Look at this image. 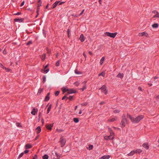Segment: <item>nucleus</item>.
<instances>
[{
    "mask_svg": "<svg viewBox=\"0 0 159 159\" xmlns=\"http://www.w3.org/2000/svg\"><path fill=\"white\" fill-rule=\"evenodd\" d=\"M25 4V1H23L22 3H21V4H20V7H22V6H23L24 4Z\"/></svg>",
    "mask_w": 159,
    "mask_h": 159,
    "instance_id": "60",
    "label": "nucleus"
},
{
    "mask_svg": "<svg viewBox=\"0 0 159 159\" xmlns=\"http://www.w3.org/2000/svg\"><path fill=\"white\" fill-rule=\"evenodd\" d=\"M16 125L17 126L19 127H21L22 126L20 125V124L19 123H16Z\"/></svg>",
    "mask_w": 159,
    "mask_h": 159,
    "instance_id": "53",
    "label": "nucleus"
},
{
    "mask_svg": "<svg viewBox=\"0 0 159 159\" xmlns=\"http://www.w3.org/2000/svg\"><path fill=\"white\" fill-rule=\"evenodd\" d=\"M101 89L103 92L105 90V89H106V88L105 85H102V87L99 89Z\"/></svg>",
    "mask_w": 159,
    "mask_h": 159,
    "instance_id": "24",
    "label": "nucleus"
},
{
    "mask_svg": "<svg viewBox=\"0 0 159 159\" xmlns=\"http://www.w3.org/2000/svg\"><path fill=\"white\" fill-rule=\"evenodd\" d=\"M29 150H25L24 152V153L25 154H27L29 152Z\"/></svg>",
    "mask_w": 159,
    "mask_h": 159,
    "instance_id": "55",
    "label": "nucleus"
},
{
    "mask_svg": "<svg viewBox=\"0 0 159 159\" xmlns=\"http://www.w3.org/2000/svg\"><path fill=\"white\" fill-rule=\"evenodd\" d=\"M105 59V57H102L100 61V64L101 65H102L103 62V61Z\"/></svg>",
    "mask_w": 159,
    "mask_h": 159,
    "instance_id": "22",
    "label": "nucleus"
},
{
    "mask_svg": "<svg viewBox=\"0 0 159 159\" xmlns=\"http://www.w3.org/2000/svg\"><path fill=\"white\" fill-rule=\"evenodd\" d=\"M49 70V68L47 69L46 70H44V71L45 73H47L48 72Z\"/></svg>",
    "mask_w": 159,
    "mask_h": 159,
    "instance_id": "51",
    "label": "nucleus"
},
{
    "mask_svg": "<svg viewBox=\"0 0 159 159\" xmlns=\"http://www.w3.org/2000/svg\"><path fill=\"white\" fill-rule=\"evenodd\" d=\"M157 12H158V11H157L156 10H154V11H152V13H154V14H156L157 13Z\"/></svg>",
    "mask_w": 159,
    "mask_h": 159,
    "instance_id": "62",
    "label": "nucleus"
},
{
    "mask_svg": "<svg viewBox=\"0 0 159 159\" xmlns=\"http://www.w3.org/2000/svg\"><path fill=\"white\" fill-rule=\"evenodd\" d=\"M105 75V74L103 72H101L99 74V76L102 75L103 76H104Z\"/></svg>",
    "mask_w": 159,
    "mask_h": 159,
    "instance_id": "47",
    "label": "nucleus"
},
{
    "mask_svg": "<svg viewBox=\"0 0 159 159\" xmlns=\"http://www.w3.org/2000/svg\"><path fill=\"white\" fill-rule=\"evenodd\" d=\"M51 107H52V105L51 104L50 105H49V106L47 109V114H48L49 113V112L50 111V110H51Z\"/></svg>",
    "mask_w": 159,
    "mask_h": 159,
    "instance_id": "30",
    "label": "nucleus"
},
{
    "mask_svg": "<svg viewBox=\"0 0 159 159\" xmlns=\"http://www.w3.org/2000/svg\"><path fill=\"white\" fill-rule=\"evenodd\" d=\"M43 90V89L40 88L38 90V93H37V95H40L41 93L42 92Z\"/></svg>",
    "mask_w": 159,
    "mask_h": 159,
    "instance_id": "33",
    "label": "nucleus"
},
{
    "mask_svg": "<svg viewBox=\"0 0 159 159\" xmlns=\"http://www.w3.org/2000/svg\"><path fill=\"white\" fill-rule=\"evenodd\" d=\"M139 35L140 36H143L144 35L146 37H148V34L145 32L139 33Z\"/></svg>",
    "mask_w": 159,
    "mask_h": 159,
    "instance_id": "8",
    "label": "nucleus"
},
{
    "mask_svg": "<svg viewBox=\"0 0 159 159\" xmlns=\"http://www.w3.org/2000/svg\"><path fill=\"white\" fill-rule=\"evenodd\" d=\"M69 100L70 101H71L73 99V96H70L68 98Z\"/></svg>",
    "mask_w": 159,
    "mask_h": 159,
    "instance_id": "49",
    "label": "nucleus"
},
{
    "mask_svg": "<svg viewBox=\"0 0 159 159\" xmlns=\"http://www.w3.org/2000/svg\"><path fill=\"white\" fill-rule=\"evenodd\" d=\"M36 131L37 134H39L41 131V128L40 126H38L36 129Z\"/></svg>",
    "mask_w": 159,
    "mask_h": 159,
    "instance_id": "12",
    "label": "nucleus"
},
{
    "mask_svg": "<svg viewBox=\"0 0 159 159\" xmlns=\"http://www.w3.org/2000/svg\"><path fill=\"white\" fill-rule=\"evenodd\" d=\"M86 85H84L83 88H81L80 89V90H81L82 91H83L84 89H86Z\"/></svg>",
    "mask_w": 159,
    "mask_h": 159,
    "instance_id": "46",
    "label": "nucleus"
},
{
    "mask_svg": "<svg viewBox=\"0 0 159 159\" xmlns=\"http://www.w3.org/2000/svg\"><path fill=\"white\" fill-rule=\"evenodd\" d=\"M3 53L4 54H6L7 52L5 49L3 50Z\"/></svg>",
    "mask_w": 159,
    "mask_h": 159,
    "instance_id": "59",
    "label": "nucleus"
},
{
    "mask_svg": "<svg viewBox=\"0 0 159 159\" xmlns=\"http://www.w3.org/2000/svg\"><path fill=\"white\" fill-rule=\"evenodd\" d=\"M144 118V116L143 115L139 116L135 118H134V120L133 121V123H138Z\"/></svg>",
    "mask_w": 159,
    "mask_h": 159,
    "instance_id": "1",
    "label": "nucleus"
},
{
    "mask_svg": "<svg viewBox=\"0 0 159 159\" xmlns=\"http://www.w3.org/2000/svg\"><path fill=\"white\" fill-rule=\"evenodd\" d=\"M120 112V110H115L113 111V112L115 113H119Z\"/></svg>",
    "mask_w": 159,
    "mask_h": 159,
    "instance_id": "40",
    "label": "nucleus"
},
{
    "mask_svg": "<svg viewBox=\"0 0 159 159\" xmlns=\"http://www.w3.org/2000/svg\"><path fill=\"white\" fill-rule=\"evenodd\" d=\"M138 89L139 90V91H142V88L139 86L138 87Z\"/></svg>",
    "mask_w": 159,
    "mask_h": 159,
    "instance_id": "64",
    "label": "nucleus"
},
{
    "mask_svg": "<svg viewBox=\"0 0 159 159\" xmlns=\"http://www.w3.org/2000/svg\"><path fill=\"white\" fill-rule=\"evenodd\" d=\"M108 130L110 132V133L112 132H113L112 129L110 128H108Z\"/></svg>",
    "mask_w": 159,
    "mask_h": 159,
    "instance_id": "61",
    "label": "nucleus"
},
{
    "mask_svg": "<svg viewBox=\"0 0 159 159\" xmlns=\"http://www.w3.org/2000/svg\"><path fill=\"white\" fill-rule=\"evenodd\" d=\"M56 66H59L60 65V61L58 60L57 61L56 63Z\"/></svg>",
    "mask_w": 159,
    "mask_h": 159,
    "instance_id": "38",
    "label": "nucleus"
},
{
    "mask_svg": "<svg viewBox=\"0 0 159 159\" xmlns=\"http://www.w3.org/2000/svg\"><path fill=\"white\" fill-rule=\"evenodd\" d=\"M127 122V119L124 114L122 116V120L120 124L122 125L121 128H124L125 126V123Z\"/></svg>",
    "mask_w": 159,
    "mask_h": 159,
    "instance_id": "2",
    "label": "nucleus"
},
{
    "mask_svg": "<svg viewBox=\"0 0 159 159\" xmlns=\"http://www.w3.org/2000/svg\"><path fill=\"white\" fill-rule=\"evenodd\" d=\"M24 154V152H22L20 154V155L18 157V159H20L21 157H22L23 156V155Z\"/></svg>",
    "mask_w": 159,
    "mask_h": 159,
    "instance_id": "41",
    "label": "nucleus"
},
{
    "mask_svg": "<svg viewBox=\"0 0 159 159\" xmlns=\"http://www.w3.org/2000/svg\"><path fill=\"white\" fill-rule=\"evenodd\" d=\"M79 39L80 40L81 42H83L84 41V38L83 34H82L80 35Z\"/></svg>",
    "mask_w": 159,
    "mask_h": 159,
    "instance_id": "15",
    "label": "nucleus"
},
{
    "mask_svg": "<svg viewBox=\"0 0 159 159\" xmlns=\"http://www.w3.org/2000/svg\"><path fill=\"white\" fill-rule=\"evenodd\" d=\"M36 113L35 109V108H33L32 111L31 112V114L33 115H35Z\"/></svg>",
    "mask_w": 159,
    "mask_h": 159,
    "instance_id": "27",
    "label": "nucleus"
},
{
    "mask_svg": "<svg viewBox=\"0 0 159 159\" xmlns=\"http://www.w3.org/2000/svg\"><path fill=\"white\" fill-rule=\"evenodd\" d=\"M156 17L159 18V13L158 12H157L153 16V18H155Z\"/></svg>",
    "mask_w": 159,
    "mask_h": 159,
    "instance_id": "32",
    "label": "nucleus"
},
{
    "mask_svg": "<svg viewBox=\"0 0 159 159\" xmlns=\"http://www.w3.org/2000/svg\"><path fill=\"white\" fill-rule=\"evenodd\" d=\"M41 115V112H39V120H40Z\"/></svg>",
    "mask_w": 159,
    "mask_h": 159,
    "instance_id": "56",
    "label": "nucleus"
},
{
    "mask_svg": "<svg viewBox=\"0 0 159 159\" xmlns=\"http://www.w3.org/2000/svg\"><path fill=\"white\" fill-rule=\"evenodd\" d=\"M110 134L111 135H111L112 136H113L114 137V133L113 132L110 133Z\"/></svg>",
    "mask_w": 159,
    "mask_h": 159,
    "instance_id": "58",
    "label": "nucleus"
},
{
    "mask_svg": "<svg viewBox=\"0 0 159 159\" xmlns=\"http://www.w3.org/2000/svg\"><path fill=\"white\" fill-rule=\"evenodd\" d=\"M43 37L45 38L46 37V33L45 32V31L43 29Z\"/></svg>",
    "mask_w": 159,
    "mask_h": 159,
    "instance_id": "42",
    "label": "nucleus"
},
{
    "mask_svg": "<svg viewBox=\"0 0 159 159\" xmlns=\"http://www.w3.org/2000/svg\"><path fill=\"white\" fill-rule=\"evenodd\" d=\"M65 99H66V101L68 99V98L66 96V95H65L62 98V100H63Z\"/></svg>",
    "mask_w": 159,
    "mask_h": 159,
    "instance_id": "37",
    "label": "nucleus"
},
{
    "mask_svg": "<svg viewBox=\"0 0 159 159\" xmlns=\"http://www.w3.org/2000/svg\"><path fill=\"white\" fill-rule=\"evenodd\" d=\"M65 2H60L59 4V5H61L63 4H64Z\"/></svg>",
    "mask_w": 159,
    "mask_h": 159,
    "instance_id": "63",
    "label": "nucleus"
},
{
    "mask_svg": "<svg viewBox=\"0 0 159 159\" xmlns=\"http://www.w3.org/2000/svg\"><path fill=\"white\" fill-rule=\"evenodd\" d=\"M46 50L47 51V53L48 54H50L51 52V51L50 50H49L48 49V47H46Z\"/></svg>",
    "mask_w": 159,
    "mask_h": 159,
    "instance_id": "43",
    "label": "nucleus"
},
{
    "mask_svg": "<svg viewBox=\"0 0 159 159\" xmlns=\"http://www.w3.org/2000/svg\"><path fill=\"white\" fill-rule=\"evenodd\" d=\"M24 20V18H15L14 19V21L15 22H23Z\"/></svg>",
    "mask_w": 159,
    "mask_h": 159,
    "instance_id": "9",
    "label": "nucleus"
},
{
    "mask_svg": "<svg viewBox=\"0 0 159 159\" xmlns=\"http://www.w3.org/2000/svg\"><path fill=\"white\" fill-rule=\"evenodd\" d=\"M32 43V41L31 40L29 41L26 43L27 45H29L30 44H31Z\"/></svg>",
    "mask_w": 159,
    "mask_h": 159,
    "instance_id": "44",
    "label": "nucleus"
},
{
    "mask_svg": "<svg viewBox=\"0 0 159 159\" xmlns=\"http://www.w3.org/2000/svg\"><path fill=\"white\" fill-rule=\"evenodd\" d=\"M88 103L87 102H84L83 103H81V105L82 106H86L87 105Z\"/></svg>",
    "mask_w": 159,
    "mask_h": 159,
    "instance_id": "34",
    "label": "nucleus"
},
{
    "mask_svg": "<svg viewBox=\"0 0 159 159\" xmlns=\"http://www.w3.org/2000/svg\"><path fill=\"white\" fill-rule=\"evenodd\" d=\"M74 84H75L76 86H77L79 85V83L77 82H75Z\"/></svg>",
    "mask_w": 159,
    "mask_h": 159,
    "instance_id": "57",
    "label": "nucleus"
},
{
    "mask_svg": "<svg viewBox=\"0 0 159 159\" xmlns=\"http://www.w3.org/2000/svg\"><path fill=\"white\" fill-rule=\"evenodd\" d=\"M32 147V145L30 143H27L25 146V148L27 149H30Z\"/></svg>",
    "mask_w": 159,
    "mask_h": 159,
    "instance_id": "11",
    "label": "nucleus"
},
{
    "mask_svg": "<svg viewBox=\"0 0 159 159\" xmlns=\"http://www.w3.org/2000/svg\"><path fill=\"white\" fill-rule=\"evenodd\" d=\"M158 26H159V25L158 24L154 23L152 25V26L153 28H157L158 27Z\"/></svg>",
    "mask_w": 159,
    "mask_h": 159,
    "instance_id": "20",
    "label": "nucleus"
},
{
    "mask_svg": "<svg viewBox=\"0 0 159 159\" xmlns=\"http://www.w3.org/2000/svg\"><path fill=\"white\" fill-rule=\"evenodd\" d=\"M46 56L45 54H44L41 56V58L42 61H43L45 60Z\"/></svg>",
    "mask_w": 159,
    "mask_h": 159,
    "instance_id": "29",
    "label": "nucleus"
},
{
    "mask_svg": "<svg viewBox=\"0 0 159 159\" xmlns=\"http://www.w3.org/2000/svg\"><path fill=\"white\" fill-rule=\"evenodd\" d=\"M60 92V91H56L55 93V95L56 96H57L58 95Z\"/></svg>",
    "mask_w": 159,
    "mask_h": 159,
    "instance_id": "36",
    "label": "nucleus"
},
{
    "mask_svg": "<svg viewBox=\"0 0 159 159\" xmlns=\"http://www.w3.org/2000/svg\"><path fill=\"white\" fill-rule=\"evenodd\" d=\"M55 155L57 157V158H55V157H54L53 159H60V157L58 155L57 152H55Z\"/></svg>",
    "mask_w": 159,
    "mask_h": 159,
    "instance_id": "31",
    "label": "nucleus"
},
{
    "mask_svg": "<svg viewBox=\"0 0 159 159\" xmlns=\"http://www.w3.org/2000/svg\"><path fill=\"white\" fill-rule=\"evenodd\" d=\"M143 146L145 149L148 150L149 148V146L148 143H145L143 144Z\"/></svg>",
    "mask_w": 159,
    "mask_h": 159,
    "instance_id": "13",
    "label": "nucleus"
},
{
    "mask_svg": "<svg viewBox=\"0 0 159 159\" xmlns=\"http://www.w3.org/2000/svg\"><path fill=\"white\" fill-rule=\"evenodd\" d=\"M46 79V76L45 75H44L43 77V83H44V82H45Z\"/></svg>",
    "mask_w": 159,
    "mask_h": 159,
    "instance_id": "39",
    "label": "nucleus"
},
{
    "mask_svg": "<svg viewBox=\"0 0 159 159\" xmlns=\"http://www.w3.org/2000/svg\"><path fill=\"white\" fill-rule=\"evenodd\" d=\"M21 14V12H18L14 14V15H20Z\"/></svg>",
    "mask_w": 159,
    "mask_h": 159,
    "instance_id": "54",
    "label": "nucleus"
},
{
    "mask_svg": "<svg viewBox=\"0 0 159 159\" xmlns=\"http://www.w3.org/2000/svg\"><path fill=\"white\" fill-rule=\"evenodd\" d=\"M59 142L61 144V147H63L65 145L66 143L65 139H64L63 136H61L60 138V141Z\"/></svg>",
    "mask_w": 159,
    "mask_h": 159,
    "instance_id": "4",
    "label": "nucleus"
},
{
    "mask_svg": "<svg viewBox=\"0 0 159 159\" xmlns=\"http://www.w3.org/2000/svg\"><path fill=\"white\" fill-rule=\"evenodd\" d=\"M61 90L62 91L63 93H66V92H67V89H66L65 87H63L61 89Z\"/></svg>",
    "mask_w": 159,
    "mask_h": 159,
    "instance_id": "23",
    "label": "nucleus"
},
{
    "mask_svg": "<svg viewBox=\"0 0 159 159\" xmlns=\"http://www.w3.org/2000/svg\"><path fill=\"white\" fill-rule=\"evenodd\" d=\"M117 77L118 78H120L122 79L123 77V73H119L117 75Z\"/></svg>",
    "mask_w": 159,
    "mask_h": 159,
    "instance_id": "19",
    "label": "nucleus"
},
{
    "mask_svg": "<svg viewBox=\"0 0 159 159\" xmlns=\"http://www.w3.org/2000/svg\"><path fill=\"white\" fill-rule=\"evenodd\" d=\"M116 118H117V117H115L113 118H112L111 119H108V121L109 122H113L116 120Z\"/></svg>",
    "mask_w": 159,
    "mask_h": 159,
    "instance_id": "18",
    "label": "nucleus"
},
{
    "mask_svg": "<svg viewBox=\"0 0 159 159\" xmlns=\"http://www.w3.org/2000/svg\"><path fill=\"white\" fill-rule=\"evenodd\" d=\"M127 116L128 118H129L131 120V121L133 122V121L134 120V118L132 117L129 114H128V113L127 114Z\"/></svg>",
    "mask_w": 159,
    "mask_h": 159,
    "instance_id": "17",
    "label": "nucleus"
},
{
    "mask_svg": "<svg viewBox=\"0 0 159 159\" xmlns=\"http://www.w3.org/2000/svg\"><path fill=\"white\" fill-rule=\"evenodd\" d=\"M93 145H90L89 146V150H91L93 149Z\"/></svg>",
    "mask_w": 159,
    "mask_h": 159,
    "instance_id": "45",
    "label": "nucleus"
},
{
    "mask_svg": "<svg viewBox=\"0 0 159 159\" xmlns=\"http://www.w3.org/2000/svg\"><path fill=\"white\" fill-rule=\"evenodd\" d=\"M75 73L76 74H80L81 73L79 71L77 70L76 69L75 70Z\"/></svg>",
    "mask_w": 159,
    "mask_h": 159,
    "instance_id": "35",
    "label": "nucleus"
},
{
    "mask_svg": "<svg viewBox=\"0 0 159 159\" xmlns=\"http://www.w3.org/2000/svg\"><path fill=\"white\" fill-rule=\"evenodd\" d=\"M50 94V93H48L47 96L45 97V99H44V101L45 102H47L50 99V97L49 96V95Z\"/></svg>",
    "mask_w": 159,
    "mask_h": 159,
    "instance_id": "10",
    "label": "nucleus"
},
{
    "mask_svg": "<svg viewBox=\"0 0 159 159\" xmlns=\"http://www.w3.org/2000/svg\"><path fill=\"white\" fill-rule=\"evenodd\" d=\"M59 1H56L53 4V7H52V9L55 8L57 5H58V3L59 2Z\"/></svg>",
    "mask_w": 159,
    "mask_h": 159,
    "instance_id": "16",
    "label": "nucleus"
},
{
    "mask_svg": "<svg viewBox=\"0 0 159 159\" xmlns=\"http://www.w3.org/2000/svg\"><path fill=\"white\" fill-rule=\"evenodd\" d=\"M53 123L47 124L45 125V126L47 129L51 130L52 129V128L53 126Z\"/></svg>",
    "mask_w": 159,
    "mask_h": 159,
    "instance_id": "5",
    "label": "nucleus"
},
{
    "mask_svg": "<svg viewBox=\"0 0 159 159\" xmlns=\"http://www.w3.org/2000/svg\"><path fill=\"white\" fill-rule=\"evenodd\" d=\"M110 157V156L109 155H104L103 156H102L101 157V159H108Z\"/></svg>",
    "mask_w": 159,
    "mask_h": 159,
    "instance_id": "14",
    "label": "nucleus"
},
{
    "mask_svg": "<svg viewBox=\"0 0 159 159\" xmlns=\"http://www.w3.org/2000/svg\"><path fill=\"white\" fill-rule=\"evenodd\" d=\"M135 153V151L133 150L131 151L129 153L128 155V156H133L134 153Z\"/></svg>",
    "mask_w": 159,
    "mask_h": 159,
    "instance_id": "21",
    "label": "nucleus"
},
{
    "mask_svg": "<svg viewBox=\"0 0 159 159\" xmlns=\"http://www.w3.org/2000/svg\"><path fill=\"white\" fill-rule=\"evenodd\" d=\"M43 159H48L49 156L47 154H45L42 157Z\"/></svg>",
    "mask_w": 159,
    "mask_h": 159,
    "instance_id": "28",
    "label": "nucleus"
},
{
    "mask_svg": "<svg viewBox=\"0 0 159 159\" xmlns=\"http://www.w3.org/2000/svg\"><path fill=\"white\" fill-rule=\"evenodd\" d=\"M117 34V32L111 33L109 32H106L105 33V34L107 36L113 38H114L116 37Z\"/></svg>",
    "mask_w": 159,
    "mask_h": 159,
    "instance_id": "3",
    "label": "nucleus"
},
{
    "mask_svg": "<svg viewBox=\"0 0 159 159\" xmlns=\"http://www.w3.org/2000/svg\"><path fill=\"white\" fill-rule=\"evenodd\" d=\"M56 131H58V132H62L63 131V130H62V129H56Z\"/></svg>",
    "mask_w": 159,
    "mask_h": 159,
    "instance_id": "48",
    "label": "nucleus"
},
{
    "mask_svg": "<svg viewBox=\"0 0 159 159\" xmlns=\"http://www.w3.org/2000/svg\"><path fill=\"white\" fill-rule=\"evenodd\" d=\"M142 151L139 149H137L135 151V153H138L139 154H140Z\"/></svg>",
    "mask_w": 159,
    "mask_h": 159,
    "instance_id": "26",
    "label": "nucleus"
},
{
    "mask_svg": "<svg viewBox=\"0 0 159 159\" xmlns=\"http://www.w3.org/2000/svg\"><path fill=\"white\" fill-rule=\"evenodd\" d=\"M114 138L113 136H112L111 135H110L109 136H105L104 137V139L106 140H112Z\"/></svg>",
    "mask_w": 159,
    "mask_h": 159,
    "instance_id": "7",
    "label": "nucleus"
},
{
    "mask_svg": "<svg viewBox=\"0 0 159 159\" xmlns=\"http://www.w3.org/2000/svg\"><path fill=\"white\" fill-rule=\"evenodd\" d=\"M103 92L104 93L105 95H106L108 91H107V90L106 89H105V90L103 91Z\"/></svg>",
    "mask_w": 159,
    "mask_h": 159,
    "instance_id": "52",
    "label": "nucleus"
},
{
    "mask_svg": "<svg viewBox=\"0 0 159 159\" xmlns=\"http://www.w3.org/2000/svg\"><path fill=\"white\" fill-rule=\"evenodd\" d=\"M70 31L69 29H68L67 30V35H68V37H69V33H70Z\"/></svg>",
    "mask_w": 159,
    "mask_h": 159,
    "instance_id": "50",
    "label": "nucleus"
},
{
    "mask_svg": "<svg viewBox=\"0 0 159 159\" xmlns=\"http://www.w3.org/2000/svg\"><path fill=\"white\" fill-rule=\"evenodd\" d=\"M73 120L74 121L75 123H78L79 121V118H74L73 119Z\"/></svg>",
    "mask_w": 159,
    "mask_h": 159,
    "instance_id": "25",
    "label": "nucleus"
},
{
    "mask_svg": "<svg viewBox=\"0 0 159 159\" xmlns=\"http://www.w3.org/2000/svg\"><path fill=\"white\" fill-rule=\"evenodd\" d=\"M78 91H76L75 89H67V94H70L73 93H76Z\"/></svg>",
    "mask_w": 159,
    "mask_h": 159,
    "instance_id": "6",
    "label": "nucleus"
}]
</instances>
